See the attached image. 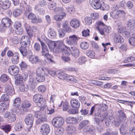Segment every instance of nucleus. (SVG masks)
Segmentation results:
<instances>
[{
	"label": "nucleus",
	"mask_w": 135,
	"mask_h": 135,
	"mask_svg": "<svg viewBox=\"0 0 135 135\" xmlns=\"http://www.w3.org/2000/svg\"><path fill=\"white\" fill-rule=\"evenodd\" d=\"M33 101L39 107H46V101L43 96L40 94H36L33 97Z\"/></svg>",
	"instance_id": "1"
},
{
	"label": "nucleus",
	"mask_w": 135,
	"mask_h": 135,
	"mask_svg": "<svg viewBox=\"0 0 135 135\" xmlns=\"http://www.w3.org/2000/svg\"><path fill=\"white\" fill-rule=\"evenodd\" d=\"M48 45L50 49H51L55 48L56 46L61 49L62 48L66 46L64 44L62 41H57L56 43L50 41L48 44Z\"/></svg>",
	"instance_id": "2"
},
{
	"label": "nucleus",
	"mask_w": 135,
	"mask_h": 135,
	"mask_svg": "<svg viewBox=\"0 0 135 135\" xmlns=\"http://www.w3.org/2000/svg\"><path fill=\"white\" fill-rule=\"evenodd\" d=\"M118 113H119L118 120H115V125L116 126H118L119 125L121 122L125 120L126 118V117L124 113L121 110H119Z\"/></svg>",
	"instance_id": "3"
},
{
	"label": "nucleus",
	"mask_w": 135,
	"mask_h": 135,
	"mask_svg": "<svg viewBox=\"0 0 135 135\" xmlns=\"http://www.w3.org/2000/svg\"><path fill=\"white\" fill-rule=\"evenodd\" d=\"M64 123V119L61 117L55 118L52 120V123L54 126L56 127L62 126Z\"/></svg>",
	"instance_id": "4"
},
{
	"label": "nucleus",
	"mask_w": 135,
	"mask_h": 135,
	"mask_svg": "<svg viewBox=\"0 0 135 135\" xmlns=\"http://www.w3.org/2000/svg\"><path fill=\"white\" fill-rule=\"evenodd\" d=\"M78 37L75 35H73L67 37V39L66 40V43L68 45H73L76 44V42L78 41Z\"/></svg>",
	"instance_id": "5"
},
{
	"label": "nucleus",
	"mask_w": 135,
	"mask_h": 135,
	"mask_svg": "<svg viewBox=\"0 0 135 135\" xmlns=\"http://www.w3.org/2000/svg\"><path fill=\"white\" fill-rule=\"evenodd\" d=\"M68 50L70 51L72 55L74 57L76 58L79 56L80 54V51L76 47L71 46V48L68 47Z\"/></svg>",
	"instance_id": "6"
},
{
	"label": "nucleus",
	"mask_w": 135,
	"mask_h": 135,
	"mask_svg": "<svg viewBox=\"0 0 135 135\" xmlns=\"http://www.w3.org/2000/svg\"><path fill=\"white\" fill-rule=\"evenodd\" d=\"M50 131V127L47 124H44L40 127V132L43 135H47L49 133Z\"/></svg>",
	"instance_id": "7"
},
{
	"label": "nucleus",
	"mask_w": 135,
	"mask_h": 135,
	"mask_svg": "<svg viewBox=\"0 0 135 135\" xmlns=\"http://www.w3.org/2000/svg\"><path fill=\"white\" fill-rule=\"evenodd\" d=\"M27 18L29 20H32V22L35 23H40L42 22L41 18H37L36 15L33 13L29 14L27 16Z\"/></svg>",
	"instance_id": "8"
},
{
	"label": "nucleus",
	"mask_w": 135,
	"mask_h": 135,
	"mask_svg": "<svg viewBox=\"0 0 135 135\" xmlns=\"http://www.w3.org/2000/svg\"><path fill=\"white\" fill-rule=\"evenodd\" d=\"M30 54L28 56L29 61L32 64H36L40 61V60L37 56L33 55L31 51H30Z\"/></svg>",
	"instance_id": "9"
},
{
	"label": "nucleus",
	"mask_w": 135,
	"mask_h": 135,
	"mask_svg": "<svg viewBox=\"0 0 135 135\" xmlns=\"http://www.w3.org/2000/svg\"><path fill=\"white\" fill-rule=\"evenodd\" d=\"M5 91L7 94L10 96H12L15 93L14 88L12 85H6L5 86Z\"/></svg>",
	"instance_id": "10"
},
{
	"label": "nucleus",
	"mask_w": 135,
	"mask_h": 135,
	"mask_svg": "<svg viewBox=\"0 0 135 135\" xmlns=\"http://www.w3.org/2000/svg\"><path fill=\"white\" fill-rule=\"evenodd\" d=\"M34 120V117L32 115L30 114L28 115L25 118V123L28 125H30L29 128L32 127L33 124Z\"/></svg>",
	"instance_id": "11"
},
{
	"label": "nucleus",
	"mask_w": 135,
	"mask_h": 135,
	"mask_svg": "<svg viewBox=\"0 0 135 135\" xmlns=\"http://www.w3.org/2000/svg\"><path fill=\"white\" fill-rule=\"evenodd\" d=\"M8 72L12 75H16L19 71L18 68L15 65L10 66L8 68Z\"/></svg>",
	"instance_id": "12"
},
{
	"label": "nucleus",
	"mask_w": 135,
	"mask_h": 135,
	"mask_svg": "<svg viewBox=\"0 0 135 135\" xmlns=\"http://www.w3.org/2000/svg\"><path fill=\"white\" fill-rule=\"evenodd\" d=\"M89 2L92 6L95 9H99L102 6V4L99 0H89Z\"/></svg>",
	"instance_id": "13"
},
{
	"label": "nucleus",
	"mask_w": 135,
	"mask_h": 135,
	"mask_svg": "<svg viewBox=\"0 0 135 135\" xmlns=\"http://www.w3.org/2000/svg\"><path fill=\"white\" fill-rule=\"evenodd\" d=\"M97 24L98 25L97 28L99 31L100 33L102 35H105L103 28L105 25L103 22L100 21L97 22Z\"/></svg>",
	"instance_id": "14"
},
{
	"label": "nucleus",
	"mask_w": 135,
	"mask_h": 135,
	"mask_svg": "<svg viewBox=\"0 0 135 135\" xmlns=\"http://www.w3.org/2000/svg\"><path fill=\"white\" fill-rule=\"evenodd\" d=\"M46 109V107H42L40 108V111L36 112L35 113V117L38 118L40 117L42 115H45Z\"/></svg>",
	"instance_id": "15"
},
{
	"label": "nucleus",
	"mask_w": 135,
	"mask_h": 135,
	"mask_svg": "<svg viewBox=\"0 0 135 135\" xmlns=\"http://www.w3.org/2000/svg\"><path fill=\"white\" fill-rule=\"evenodd\" d=\"M113 39L114 42L115 43H122L124 41L123 37L119 34L116 33L114 34Z\"/></svg>",
	"instance_id": "16"
},
{
	"label": "nucleus",
	"mask_w": 135,
	"mask_h": 135,
	"mask_svg": "<svg viewBox=\"0 0 135 135\" xmlns=\"http://www.w3.org/2000/svg\"><path fill=\"white\" fill-rule=\"evenodd\" d=\"M83 131L85 133L88 132L91 134H93L95 132L96 130L95 128L93 126H88L84 127Z\"/></svg>",
	"instance_id": "17"
},
{
	"label": "nucleus",
	"mask_w": 135,
	"mask_h": 135,
	"mask_svg": "<svg viewBox=\"0 0 135 135\" xmlns=\"http://www.w3.org/2000/svg\"><path fill=\"white\" fill-rule=\"evenodd\" d=\"M12 22L8 17L3 18L1 20V23L8 28L11 26Z\"/></svg>",
	"instance_id": "18"
},
{
	"label": "nucleus",
	"mask_w": 135,
	"mask_h": 135,
	"mask_svg": "<svg viewBox=\"0 0 135 135\" xmlns=\"http://www.w3.org/2000/svg\"><path fill=\"white\" fill-rule=\"evenodd\" d=\"M71 106L74 108H78L80 106L79 102L75 99H72L70 100Z\"/></svg>",
	"instance_id": "19"
},
{
	"label": "nucleus",
	"mask_w": 135,
	"mask_h": 135,
	"mask_svg": "<svg viewBox=\"0 0 135 135\" xmlns=\"http://www.w3.org/2000/svg\"><path fill=\"white\" fill-rule=\"evenodd\" d=\"M21 42L22 43V45L27 46V44H30V41L29 38L27 36H23L22 37L21 39Z\"/></svg>",
	"instance_id": "20"
},
{
	"label": "nucleus",
	"mask_w": 135,
	"mask_h": 135,
	"mask_svg": "<svg viewBox=\"0 0 135 135\" xmlns=\"http://www.w3.org/2000/svg\"><path fill=\"white\" fill-rule=\"evenodd\" d=\"M46 114H51L54 112V104L53 103L50 104L47 109H46Z\"/></svg>",
	"instance_id": "21"
},
{
	"label": "nucleus",
	"mask_w": 135,
	"mask_h": 135,
	"mask_svg": "<svg viewBox=\"0 0 135 135\" xmlns=\"http://www.w3.org/2000/svg\"><path fill=\"white\" fill-rule=\"evenodd\" d=\"M71 26L75 28H77L80 25L79 21L76 19H74L72 20L70 22Z\"/></svg>",
	"instance_id": "22"
},
{
	"label": "nucleus",
	"mask_w": 135,
	"mask_h": 135,
	"mask_svg": "<svg viewBox=\"0 0 135 135\" xmlns=\"http://www.w3.org/2000/svg\"><path fill=\"white\" fill-rule=\"evenodd\" d=\"M48 35L51 38H55L56 36V33L55 30L52 28H50L48 31Z\"/></svg>",
	"instance_id": "23"
},
{
	"label": "nucleus",
	"mask_w": 135,
	"mask_h": 135,
	"mask_svg": "<svg viewBox=\"0 0 135 135\" xmlns=\"http://www.w3.org/2000/svg\"><path fill=\"white\" fill-rule=\"evenodd\" d=\"M47 71V70L45 68L43 67H39L36 70L37 75H46L45 72Z\"/></svg>",
	"instance_id": "24"
},
{
	"label": "nucleus",
	"mask_w": 135,
	"mask_h": 135,
	"mask_svg": "<svg viewBox=\"0 0 135 135\" xmlns=\"http://www.w3.org/2000/svg\"><path fill=\"white\" fill-rule=\"evenodd\" d=\"M19 54L17 52H15L11 59L12 63L15 64H16L18 63L19 60Z\"/></svg>",
	"instance_id": "25"
},
{
	"label": "nucleus",
	"mask_w": 135,
	"mask_h": 135,
	"mask_svg": "<svg viewBox=\"0 0 135 135\" xmlns=\"http://www.w3.org/2000/svg\"><path fill=\"white\" fill-rule=\"evenodd\" d=\"M1 7L2 9H6L10 7L11 3V2L8 0H6L3 2H2Z\"/></svg>",
	"instance_id": "26"
},
{
	"label": "nucleus",
	"mask_w": 135,
	"mask_h": 135,
	"mask_svg": "<svg viewBox=\"0 0 135 135\" xmlns=\"http://www.w3.org/2000/svg\"><path fill=\"white\" fill-rule=\"evenodd\" d=\"M78 119L74 117H68L66 120L67 123L70 124H76L78 123Z\"/></svg>",
	"instance_id": "27"
},
{
	"label": "nucleus",
	"mask_w": 135,
	"mask_h": 135,
	"mask_svg": "<svg viewBox=\"0 0 135 135\" xmlns=\"http://www.w3.org/2000/svg\"><path fill=\"white\" fill-rule=\"evenodd\" d=\"M0 128L3 130L5 133H8L10 132L11 129V126L9 125H6L5 126H1Z\"/></svg>",
	"instance_id": "28"
},
{
	"label": "nucleus",
	"mask_w": 135,
	"mask_h": 135,
	"mask_svg": "<svg viewBox=\"0 0 135 135\" xmlns=\"http://www.w3.org/2000/svg\"><path fill=\"white\" fill-rule=\"evenodd\" d=\"M20 90L22 92L27 91L29 89L28 85L26 84H22L20 86Z\"/></svg>",
	"instance_id": "29"
},
{
	"label": "nucleus",
	"mask_w": 135,
	"mask_h": 135,
	"mask_svg": "<svg viewBox=\"0 0 135 135\" xmlns=\"http://www.w3.org/2000/svg\"><path fill=\"white\" fill-rule=\"evenodd\" d=\"M16 118V116L15 114H10L8 118L7 119V121L9 123L14 122Z\"/></svg>",
	"instance_id": "30"
},
{
	"label": "nucleus",
	"mask_w": 135,
	"mask_h": 135,
	"mask_svg": "<svg viewBox=\"0 0 135 135\" xmlns=\"http://www.w3.org/2000/svg\"><path fill=\"white\" fill-rule=\"evenodd\" d=\"M26 46L22 45L20 48V50L23 56H26L27 54V51L26 49Z\"/></svg>",
	"instance_id": "31"
},
{
	"label": "nucleus",
	"mask_w": 135,
	"mask_h": 135,
	"mask_svg": "<svg viewBox=\"0 0 135 135\" xmlns=\"http://www.w3.org/2000/svg\"><path fill=\"white\" fill-rule=\"evenodd\" d=\"M89 122L88 120H85L82 121L79 124L78 129L80 130L82 129L84 127H85L86 125L88 124Z\"/></svg>",
	"instance_id": "32"
},
{
	"label": "nucleus",
	"mask_w": 135,
	"mask_h": 135,
	"mask_svg": "<svg viewBox=\"0 0 135 135\" xmlns=\"http://www.w3.org/2000/svg\"><path fill=\"white\" fill-rule=\"evenodd\" d=\"M23 127V125L22 123L18 122L16 124L15 128L16 131H20L22 130Z\"/></svg>",
	"instance_id": "33"
},
{
	"label": "nucleus",
	"mask_w": 135,
	"mask_h": 135,
	"mask_svg": "<svg viewBox=\"0 0 135 135\" xmlns=\"http://www.w3.org/2000/svg\"><path fill=\"white\" fill-rule=\"evenodd\" d=\"M29 78V82L31 84V89H34L35 88L37 84L34 81V80L32 76H30Z\"/></svg>",
	"instance_id": "34"
},
{
	"label": "nucleus",
	"mask_w": 135,
	"mask_h": 135,
	"mask_svg": "<svg viewBox=\"0 0 135 135\" xmlns=\"http://www.w3.org/2000/svg\"><path fill=\"white\" fill-rule=\"evenodd\" d=\"M127 26L132 29L135 26V20L133 19L129 20L127 22Z\"/></svg>",
	"instance_id": "35"
},
{
	"label": "nucleus",
	"mask_w": 135,
	"mask_h": 135,
	"mask_svg": "<svg viewBox=\"0 0 135 135\" xmlns=\"http://www.w3.org/2000/svg\"><path fill=\"white\" fill-rule=\"evenodd\" d=\"M110 14L112 17L114 18H117L121 16L118 10L111 12Z\"/></svg>",
	"instance_id": "36"
},
{
	"label": "nucleus",
	"mask_w": 135,
	"mask_h": 135,
	"mask_svg": "<svg viewBox=\"0 0 135 135\" xmlns=\"http://www.w3.org/2000/svg\"><path fill=\"white\" fill-rule=\"evenodd\" d=\"M22 13V10L20 9H16L14 10L13 15L15 17L19 16Z\"/></svg>",
	"instance_id": "37"
},
{
	"label": "nucleus",
	"mask_w": 135,
	"mask_h": 135,
	"mask_svg": "<svg viewBox=\"0 0 135 135\" xmlns=\"http://www.w3.org/2000/svg\"><path fill=\"white\" fill-rule=\"evenodd\" d=\"M42 51L41 54L42 56H45L49 52L47 47L46 45H42Z\"/></svg>",
	"instance_id": "38"
},
{
	"label": "nucleus",
	"mask_w": 135,
	"mask_h": 135,
	"mask_svg": "<svg viewBox=\"0 0 135 135\" xmlns=\"http://www.w3.org/2000/svg\"><path fill=\"white\" fill-rule=\"evenodd\" d=\"M16 111L19 114H23L26 113L27 110L26 108L22 105V107H21L19 109H17Z\"/></svg>",
	"instance_id": "39"
},
{
	"label": "nucleus",
	"mask_w": 135,
	"mask_h": 135,
	"mask_svg": "<svg viewBox=\"0 0 135 135\" xmlns=\"http://www.w3.org/2000/svg\"><path fill=\"white\" fill-rule=\"evenodd\" d=\"M127 129V126L126 123H124L122 125L120 128V132L121 133H124Z\"/></svg>",
	"instance_id": "40"
},
{
	"label": "nucleus",
	"mask_w": 135,
	"mask_h": 135,
	"mask_svg": "<svg viewBox=\"0 0 135 135\" xmlns=\"http://www.w3.org/2000/svg\"><path fill=\"white\" fill-rule=\"evenodd\" d=\"M66 46L61 49V53L63 55H70V53L67 50V47Z\"/></svg>",
	"instance_id": "41"
},
{
	"label": "nucleus",
	"mask_w": 135,
	"mask_h": 135,
	"mask_svg": "<svg viewBox=\"0 0 135 135\" xmlns=\"http://www.w3.org/2000/svg\"><path fill=\"white\" fill-rule=\"evenodd\" d=\"M36 79L38 81L40 82H44L45 80L44 75H37Z\"/></svg>",
	"instance_id": "42"
},
{
	"label": "nucleus",
	"mask_w": 135,
	"mask_h": 135,
	"mask_svg": "<svg viewBox=\"0 0 135 135\" xmlns=\"http://www.w3.org/2000/svg\"><path fill=\"white\" fill-rule=\"evenodd\" d=\"M66 74L62 71H57L56 72V76L60 79H64Z\"/></svg>",
	"instance_id": "43"
},
{
	"label": "nucleus",
	"mask_w": 135,
	"mask_h": 135,
	"mask_svg": "<svg viewBox=\"0 0 135 135\" xmlns=\"http://www.w3.org/2000/svg\"><path fill=\"white\" fill-rule=\"evenodd\" d=\"M66 74L62 71H57L56 72V76L60 79H64Z\"/></svg>",
	"instance_id": "44"
},
{
	"label": "nucleus",
	"mask_w": 135,
	"mask_h": 135,
	"mask_svg": "<svg viewBox=\"0 0 135 135\" xmlns=\"http://www.w3.org/2000/svg\"><path fill=\"white\" fill-rule=\"evenodd\" d=\"M56 7V4L54 2H51L49 3V8L50 10H54Z\"/></svg>",
	"instance_id": "45"
},
{
	"label": "nucleus",
	"mask_w": 135,
	"mask_h": 135,
	"mask_svg": "<svg viewBox=\"0 0 135 135\" xmlns=\"http://www.w3.org/2000/svg\"><path fill=\"white\" fill-rule=\"evenodd\" d=\"M75 128L73 126H69L66 129V131L69 133H72L76 131Z\"/></svg>",
	"instance_id": "46"
},
{
	"label": "nucleus",
	"mask_w": 135,
	"mask_h": 135,
	"mask_svg": "<svg viewBox=\"0 0 135 135\" xmlns=\"http://www.w3.org/2000/svg\"><path fill=\"white\" fill-rule=\"evenodd\" d=\"M21 101L20 98H17L14 100L13 103L14 106L16 107H19L21 104Z\"/></svg>",
	"instance_id": "47"
},
{
	"label": "nucleus",
	"mask_w": 135,
	"mask_h": 135,
	"mask_svg": "<svg viewBox=\"0 0 135 135\" xmlns=\"http://www.w3.org/2000/svg\"><path fill=\"white\" fill-rule=\"evenodd\" d=\"M86 61V58L84 56H81L78 59L77 62L80 65H82Z\"/></svg>",
	"instance_id": "48"
},
{
	"label": "nucleus",
	"mask_w": 135,
	"mask_h": 135,
	"mask_svg": "<svg viewBox=\"0 0 135 135\" xmlns=\"http://www.w3.org/2000/svg\"><path fill=\"white\" fill-rule=\"evenodd\" d=\"M80 46L82 49L84 50H85L88 48L89 45L86 42H83L81 44Z\"/></svg>",
	"instance_id": "49"
},
{
	"label": "nucleus",
	"mask_w": 135,
	"mask_h": 135,
	"mask_svg": "<svg viewBox=\"0 0 135 135\" xmlns=\"http://www.w3.org/2000/svg\"><path fill=\"white\" fill-rule=\"evenodd\" d=\"M6 108V105L4 103L0 104V113H2L5 111Z\"/></svg>",
	"instance_id": "50"
},
{
	"label": "nucleus",
	"mask_w": 135,
	"mask_h": 135,
	"mask_svg": "<svg viewBox=\"0 0 135 135\" xmlns=\"http://www.w3.org/2000/svg\"><path fill=\"white\" fill-rule=\"evenodd\" d=\"M64 132V129L62 128H60L55 130V133L56 135H61Z\"/></svg>",
	"instance_id": "51"
},
{
	"label": "nucleus",
	"mask_w": 135,
	"mask_h": 135,
	"mask_svg": "<svg viewBox=\"0 0 135 135\" xmlns=\"http://www.w3.org/2000/svg\"><path fill=\"white\" fill-rule=\"evenodd\" d=\"M45 57L47 58V60H45V61L47 62H53V60L52 59V56L48 54H47L44 56Z\"/></svg>",
	"instance_id": "52"
},
{
	"label": "nucleus",
	"mask_w": 135,
	"mask_h": 135,
	"mask_svg": "<svg viewBox=\"0 0 135 135\" xmlns=\"http://www.w3.org/2000/svg\"><path fill=\"white\" fill-rule=\"evenodd\" d=\"M9 77L6 74H2L0 77V80L3 82H5L7 81L9 79Z\"/></svg>",
	"instance_id": "53"
},
{
	"label": "nucleus",
	"mask_w": 135,
	"mask_h": 135,
	"mask_svg": "<svg viewBox=\"0 0 135 135\" xmlns=\"http://www.w3.org/2000/svg\"><path fill=\"white\" fill-rule=\"evenodd\" d=\"M9 95L7 94H4L1 96V100L3 101H7L9 100Z\"/></svg>",
	"instance_id": "54"
},
{
	"label": "nucleus",
	"mask_w": 135,
	"mask_h": 135,
	"mask_svg": "<svg viewBox=\"0 0 135 135\" xmlns=\"http://www.w3.org/2000/svg\"><path fill=\"white\" fill-rule=\"evenodd\" d=\"M129 44L132 46H135V36H133L129 39Z\"/></svg>",
	"instance_id": "55"
},
{
	"label": "nucleus",
	"mask_w": 135,
	"mask_h": 135,
	"mask_svg": "<svg viewBox=\"0 0 135 135\" xmlns=\"http://www.w3.org/2000/svg\"><path fill=\"white\" fill-rule=\"evenodd\" d=\"M85 23L88 25H90L92 23V20L91 18L86 17L85 18Z\"/></svg>",
	"instance_id": "56"
},
{
	"label": "nucleus",
	"mask_w": 135,
	"mask_h": 135,
	"mask_svg": "<svg viewBox=\"0 0 135 135\" xmlns=\"http://www.w3.org/2000/svg\"><path fill=\"white\" fill-rule=\"evenodd\" d=\"M64 79L67 80V81H74L75 80L73 76H70L66 74L65 77Z\"/></svg>",
	"instance_id": "57"
},
{
	"label": "nucleus",
	"mask_w": 135,
	"mask_h": 135,
	"mask_svg": "<svg viewBox=\"0 0 135 135\" xmlns=\"http://www.w3.org/2000/svg\"><path fill=\"white\" fill-rule=\"evenodd\" d=\"M100 109L102 111H106L108 109V106L105 104H100L99 105Z\"/></svg>",
	"instance_id": "58"
},
{
	"label": "nucleus",
	"mask_w": 135,
	"mask_h": 135,
	"mask_svg": "<svg viewBox=\"0 0 135 135\" xmlns=\"http://www.w3.org/2000/svg\"><path fill=\"white\" fill-rule=\"evenodd\" d=\"M58 33L59 37H62L65 35V31L64 29L60 28L58 30Z\"/></svg>",
	"instance_id": "59"
},
{
	"label": "nucleus",
	"mask_w": 135,
	"mask_h": 135,
	"mask_svg": "<svg viewBox=\"0 0 135 135\" xmlns=\"http://www.w3.org/2000/svg\"><path fill=\"white\" fill-rule=\"evenodd\" d=\"M87 55L89 57L93 58L95 56V54L94 51H88L86 52Z\"/></svg>",
	"instance_id": "60"
},
{
	"label": "nucleus",
	"mask_w": 135,
	"mask_h": 135,
	"mask_svg": "<svg viewBox=\"0 0 135 135\" xmlns=\"http://www.w3.org/2000/svg\"><path fill=\"white\" fill-rule=\"evenodd\" d=\"M31 104L27 100H25L23 102L22 104V105L23 107L26 108L29 107L31 106Z\"/></svg>",
	"instance_id": "61"
},
{
	"label": "nucleus",
	"mask_w": 135,
	"mask_h": 135,
	"mask_svg": "<svg viewBox=\"0 0 135 135\" xmlns=\"http://www.w3.org/2000/svg\"><path fill=\"white\" fill-rule=\"evenodd\" d=\"M12 43L14 44H17L19 42V39L17 36H14L12 38Z\"/></svg>",
	"instance_id": "62"
},
{
	"label": "nucleus",
	"mask_w": 135,
	"mask_h": 135,
	"mask_svg": "<svg viewBox=\"0 0 135 135\" xmlns=\"http://www.w3.org/2000/svg\"><path fill=\"white\" fill-rule=\"evenodd\" d=\"M66 10L67 12L70 13H71L74 12V8L73 6H70L68 8H66Z\"/></svg>",
	"instance_id": "63"
},
{
	"label": "nucleus",
	"mask_w": 135,
	"mask_h": 135,
	"mask_svg": "<svg viewBox=\"0 0 135 135\" xmlns=\"http://www.w3.org/2000/svg\"><path fill=\"white\" fill-rule=\"evenodd\" d=\"M38 90L40 92H44L46 91V88L44 85H41L38 86Z\"/></svg>",
	"instance_id": "64"
}]
</instances>
